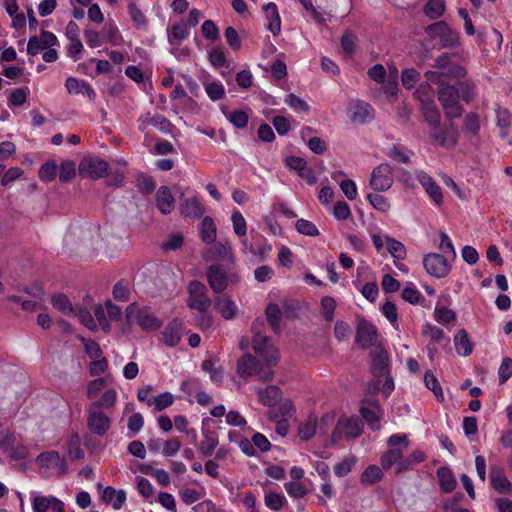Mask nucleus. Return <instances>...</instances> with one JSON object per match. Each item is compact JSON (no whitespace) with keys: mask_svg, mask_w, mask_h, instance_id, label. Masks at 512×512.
Masks as SVG:
<instances>
[{"mask_svg":"<svg viewBox=\"0 0 512 512\" xmlns=\"http://www.w3.org/2000/svg\"><path fill=\"white\" fill-rule=\"evenodd\" d=\"M491 486L499 493H508L512 490V484L504 474V470L498 466L490 468Z\"/></svg>","mask_w":512,"mask_h":512,"instance_id":"nucleus-22","label":"nucleus"},{"mask_svg":"<svg viewBox=\"0 0 512 512\" xmlns=\"http://www.w3.org/2000/svg\"><path fill=\"white\" fill-rule=\"evenodd\" d=\"M356 463V457L350 456L343 459L341 462L334 466V473L338 477H344L352 470V467Z\"/></svg>","mask_w":512,"mask_h":512,"instance_id":"nucleus-59","label":"nucleus"},{"mask_svg":"<svg viewBox=\"0 0 512 512\" xmlns=\"http://www.w3.org/2000/svg\"><path fill=\"white\" fill-rule=\"evenodd\" d=\"M190 35L188 25L184 22L174 24L170 30L169 43L178 45L179 42L187 39Z\"/></svg>","mask_w":512,"mask_h":512,"instance_id":"nucleus-38","label":"nucleus"},{"mask_svg":"<svg viewBox=\"0 0 512 512\" xmlns=\"http://www.w3.org/2000/svg\"><path fill=\"white\" fill-rule=\"evenodd\" d=\"M424 383L425 386L434 393L436 399L439 402L444 401V394L441 385L439 384V381L431 371H427L425 373Z\"/></svg>","mask_w":512,"mask_h":512,"instance_id":"nucleus-42","label":"nucleus"},{"mask_svg":"<svg viewBox=\"0 0 512 512\" xmlns=\"http://www.w3.org/2000/svg\"><path fill=\"white\" fill-rule=\"evenodd\" d=\"M203 440L201 441L199 445V452L205 456H211L216 447L218 446L219 439L218 435L215 431L212 430H203Z\"/></svg>","mask_w":512,"mask_h":512,"instance_id":"nucleus-27","label":"nucleus"},{"mask_svg":"<svg viewBox=\"0 0 512 512\" xmlns=\"http://www.w3.org/2000/svg\"><path fill=\"white\" fill-rule=\"evenodd\" d=\"M355 341L364 349L374 346L377 342L376 327L365 319L359 321Z\"/></svg>","mask_w":512,"mask_h":512,"instance_id":"nucleus-14","label":"nucleus"},{"mask_svg":"<svg viewBox=\"0 0 512 512\" xmlns=\"http://www.w3.org/2000/svg\"><path fill=\"white\" fill-rule=\"evenodd\" d=\"M265 314L268 323L270 324L272 330L275 333L280 332V321L282 318V312L279 308V306L275 303H270L267 305L265 309Z\"/></svg>","mask_w":512,"mask_h":512,"instance_id":"nucleus-37","label":"nucleus"},{"mask_svg":"<svg viewBox=\"0 0 512 512\" xmlns=\"http://www.w3.org/2000/svg\"><path fill=\"white\" fill-rule=\"evenodd\" d=\"M200 237L203 242L211 244L216 240V226L211 217L203 218L200 228Z\"/></svg>","mask_w":512,"mask_h":512,"instance_id":"nucleus-36","label":"nucleus"},{"mask_svg":"<svg viewBox=\"0 0 512 512\" xmlns=\"http://www.w3.org/2000/svg\"><path fill=\"white\" fill-rule=\"evenodd\" d=\"M36 462L41 468H45L58 476L64 475L67 470L65 460L60 457V454L57 451L54 450L41 453L37 457Z\"/></svg>","mask_w":512,"mask_h":512,"instance_id":"nucleus-13","label":"nucleus"},{"mask_svg":"<svg viewBox=\"0 0 512 512\" xmlns=\"http://www.w3.org/2000/svg\"><path fill=\"white\" fill-rule=\"evenodd\" d=\"M438 100L442 107L459 102V91L452 85L441 87L438 91Z\"/></svg>","mask_w":512,"mask_h":512,"instance_id":"nucleus-33","label":"nucleus"},{"mask_svg":"<svg viewBox=\"0 0 512 512\" xmlns=\"http://www.w3.org/2000/svg\"><path fill=\"white\" fill-rule=\"evenodd\" d=\"M421 110L425 121L430 126H438L441 122V114L433 100L423 101Z\"/></svg>","mask_w":512,"mask_h":512,"instance_id":"nucleus-30","label":"nucleus"},{"mask_svg":"<svg viewBox=\"0 0 512 512\" xmlns=\"http://www.w3.org/2000/svg\"><path fill=\"white\" fill-rule=\"evenodd\" d=\"M101 498L105 503H111L115 510H119L126 501V492L124 490L116 491L108 486L103 490Z\"/></svg>","mask_w":512,"mask_h":512,"instance_id":"nucleus-28","label":"nucleus"},{"mask_svg":"<svg viewBox=\"0 0 512 512\" xmlns=\"http://www.w3.org/2000/svg\"><path fill=\"white\" fill-rule=\"evenodd\" d=\"M226 118L236 127L242 129L247 126L249 115L243 110L226 112L223 110Z\"/></svg>","mask_w":512,"mask_h":512,"instance_id":"nucleus-47","label":"nucleus"},{"mask_svg":"<svg viewBox=\"0 0 512 512\" xmlns=\"http://www.w3.org/2000/svg\"><path fill=\"white\" fill-rule=\"evenodd\" d=\"M111 427V419L97 405L87 407V428L91 434L102 437Z\"/></svg>","mask_w":512,"mask_h":512,"instance_id":"nucleus-5","label":"nucleus"},{"mask_svg":"<svg viewBox=\"0 0 512 512\" xmlns=\"http://www.w3.org/2000/svg\"><path fill=\"white\" fill-rule=\"evenodd\" d=\"M362 432V424L358 418L342 416L333 430L331 443L334 445L343 438L347 440L357 438Z\"/></svg>","mask_w":512,"mask_h":512,"instance_id":"nucleus-4","label":"nucleus"},{"mask_svg":"<svg viewBox=\"0 0 512 512\" xmlns=\"http://www.w3.org/2000/svg\"><path fill=\"white\" fill-rule=\"evenodd\" d=\"M371 370L376 377H382L388 373V357L386 352L380 351L373 356Z\"/></svg>","mask_w":512,"mask_h":512,"instance_id":"nucleus-34","label":"nucleus"},{"mask_svg":"<svg viewBox=\"0 0 512 512\" xmlns=\"http://www.w3.org/2000/svg\"><path fill=\"white\" fill-rule=\"evenodd\" d=\"M272 366H266V363L261 362L250 353L243 355L237 363V374L243 379L252 376H257L258 380L263 382H270L274 378V373L271 370Z\"/></svg>","mask_w":512,"mask_h":512,"instance_id":"nucleus-1","label":"nucleus"},{"mask_svg":"<svg viewBox=\"0 0 512 512\" xmlns=\"http://www.w3.org/2000/svg\"><path fill=\"white\" fill-rule=\"evenodd\" d=\"M316 429H317V418L310 416L308 418V420L299 427V430H298L299 437L301 439L307 441L315 435Z\"/></svg>","mask_w":512,"mask_h":512,"instance_id":"nucleus-49","label":"nucleus"},{"mask_svg":"<svg viewBox=\"0 0 512 512\" xmlns=\"http://www.w3.org/2000/svg\"><path fill=\"white\" fill-rule=\"evenodd\" d=\"M128 13L133 24L138 29H145L147 26V19L142 10L137 6L136 3L132 2L128 4Z\"/></svg>","mask_w":512,"mask_h":512,"instance_id":"nucleus-43","label":"nucleus"},{"mask_svg":"<svg viewBox=\"0 0 512 512\" xmlns=\"http://www.w3.org/2000/svg\"><path fill=\"white\" fill-rule=\"evenodd\" d=\"M359 412L373 431L380 429L379 422L383 417L384 410L377 400L373 398H364L361 401Z\"/></svg>","mask_w":512,"mask_h":512,"instance_id":"nucleus-9","label":"nucleus"},{"mask_svg":"<svg viewBox=\"0 0 512 512\" xmlns=\"http://www.w3.org/2000/svg\"><path fill=\"white\" fill-rule=\"evenodd\" d=\"M374 118L373 107L364 101H355L350 106V120L354 123L364 124Z\"/></svg>","mask_w":512,"mask_h":512,"instance_id":"nucleus-20","label":"nucleus"},{"mask_svg":"<svg viewBox=\"0 0 512 512\" xmlns=\"http://www.w3.org/2000/svg\"><path fill=\"white\" fill-rule=\"evenodd\" d=\"M205 495V491L203 488H201L200 490H196V489H193V488H186V489H183L181 492H180V497H181V500L186 504V505H191L195 502H197L198 500H200L203 496Z\"/></svg>","mask_w":512,"mask_h":512,"instance_id":"nucleus-55","label":"nucleus"},{"mask_svg":"<svg viewBox=\"0 0 512 512\" xmlns=\"http://www.w3.org/2000/svg\"><path fill=\"white\" fill-rule=\"evenodd\" d=\"M231 220L235 234L239 237L246 236L247 225L243 215L239 211H235L231 216Z\"/></svg>","mask_w":512,"mask_h":512,"instance_id":"nucleus-62","label":"nucleus"},{"mask_svg":"<svg viewBox=\"0 0 512 512\" xmlns=\"http://www.w3.org/2000/svg\"><path fill=\"white\" fill-rule=\"evenodd\" d=\"M156 206L163 215L170 214L175 206L174 197L169 187L161 186L155 195Z\"/></svg>","mask_w":512,"mask_h":512,"instance_id":"nucleus-21","label":"nucleus"},{"mask_svg":"<svg viewBox=\"0 0 512 512\" xmlns=\"http://www.w3.org/2000/svg\"><path fill=\"white\" fill-rule=\"evenodd\" d=\"M417 179L434 204L437 206L442 205L443 193L435 180L424 171L417 172Z\"/></svg>","mask_w":512,"mask_h":512,"instance_id":"nucleus-17","label":"nucleus"},{"mask_svg":"<svg viewBox=\"0 0 512 512\" xmlns=\"http://www.w3.org/2000/svg\"><path fill=\"white\" fill-rule=\"evenodd\" d=\"M174 402V397L169 392L161 393L155 397H151L147 401L148 406L154 407L156 411H162L167 407L171 406Z\"/></svg>","mask_w":512,"mask_h":512,"instance_id":"nucleus-39","label":"nucleus"},{"mask_svg":"<svg viewBox=\"0 0 512 512\" xmlns=\"http://www.w3.org/2000/svg\"><path fill=\"white\" fill-rule=\"evenodd\" d=\"M33 512H64V503L54 496L37 495L32 500Z\"/></svg>","mask_w":512,"mask_h":512,"instance_id":"nucleus-18","label":"nucleus"},{"mask_svg":"<svg viewBox=\"0 0 512 512\" xmlns=\"http://www.w3.org/2000/svg\"><path fill=\"white\" fill-rule=\"evenodd\" d=\"M264 12L269 21L268 29L273 35H278L281 31V19L275 3L269 2L264 6Z\"/></svg>","mask_w":512,"mask_h":512,"instance_id":"nucleus-26","label":"nucleus"},{"mask_svg":"<svg viewBox=\"0 0 512 512\" xmlns=\"http://www.w3.org/2000/svg\"><path fill=\"white\" fill-rule=\"evenodd\" d=\"M426 459V455L421 450H414L408 457L402 459L397 468L396 474H401L409 469H411L414 465H417L423 462Z\"/></svg>","mask_w":512,"mask_h":512,"instance_id":"nucleus-32","label":"nucleus"},{"mask_svg":"<svg viewBox=\"0 0 512 512\" xmlns=\"http://www.w3.org/2000/svg\"><path fill=\"white\" fill-rule=\"evenodd\" d=\"M463 129L473 135H476L479 132V117L476 113L470 112L465 115Z\"/></svg>","mask_w":512,"mask_h":512,"instance_id":"nucleus-64","label":"nucleus"},{"mask_svg":"<svg viewBox=\"0 0 512 512\" xmlns=\"http://www.w3.org/2000/svg\"><path fill=\"white\" fill-rule=\"evenodd\" d=\"M180 211L185 217L200 218L203 216L205 209L200 201L196 198H187L180 203Z\"/></svg>","mask_w":512,"mask_h":512,"instance_id":"nucleus-25","label":"nucleus"},{"mask_svg":"<svg viewBox=\"0 0 512 512\" xmlns=\"http://www.w3.org/2000/svg\"><path fill=\"white\" fill-rule=\"evenodd\" d=\"M369 184L377 192L389 190L393 184V169L391 165L382 163L375 167L371 173Z\"/></svg>","mask_w":512,"mask_h":512,"instance_id":"nucleus-11","label":"nucleus"},{"mask_svg":"<svg viewBox=\"0 0 512 512\" xmlns=\"http://www.w3.org/2000/svg\"><path fill=\"white\" fill-rule=\"evenodd\" d=\"M73 315L77 316L80 322L86 326L88 329L95 331L97 330V324L91 312L86 308H77L74 310Z\"/></svg>","mask_w":512,"mask_h":512,"instance_id":"nucleus-52","label":"nucleus"},{"mask_svg":"<svg viewBox=\"0 0 512 512\" xmlns=\"http://www.w3.org/2000/svg\"><path fill=\"white\" fill-rule=\"evenodd\" d=\"M76 174L75 163L69 160L63 161L60 165L59 180L68 182Z\"/></svg>","mask_w":512,"mask_h":512,"instance_id":"nucleus-63","label":"nucleus"},{"mask_svg":"<svg viewBox=\"0 0 512 512\" xmlns=\"http://www.w3.org/2000/svg\"><path fill=\"white\" fill-rule=\"evenodd\" d=\"M440 488L443 492H452L456 487V479L452 471L447 467H440L437 470Z\"/></svg>","mask_w":512,"mask_h":512,"instance_id":"nucleus-31","label":"nucleus"},{"mask_svg":"<svg viewBox=\"0 0 512 512\" xmlns=\"http://www.w3.org/2000/svg\"><path fill=\"white\" fill-rule=\"evenodd\" d=\"M51 303L54 308H56L57 310H59L62 313H67V314L74 313L75 309L73 308V306H72L71 302L69 301V299L67 298V296L64 294L53 295L52 299H51Z\"/></svg>","mask_w":512,"mask_h":512,"instance_id":"nucleus-48","label":"nucleus"},{"mask_svg":"<svg viewBox=\"0 0 512 512\" xmlns=\"http://www.w3.org/2000/svg\"><path fill=\"white\" fill-rule=\"evenodd\" d=\"M264 500L265 505L273 511L280 510L286 503L285 496L276 492L266 493Z\"/></svg>","mask_w":512,"mask_h":512,"instance_id":"nucleus-51","label":"nucleus"},{"mask_svg":"<svg viewBox=\"0 0 512 512\" xmlns=\"http://www.w3.org/2000/svg\"><path fill=\"white\" fill-rule=\"evenodd\" d=\"M386 246L391 256L397 260L406 258V248L404 244L392 237H386Z\"/></svg>","mask_w":512,"mask_h":512,"instance_id":"nucleus-40","label":"nucleus"},{"mask_svg":"<svg viewBox=\"0 0 512 512\" xmlns=\"http://www.w3.org/2000/svg\"><path fill=\"white\" fill-rule=\"evenodd\" d=\"M210 288L217 294H221L229 285L239 282V276L235 272H226L220 264L209 266L206 272Z\"/></svg>","mask_w":512,"mask_h":512,"instance_id":"nucleus-3","label":"nucleus"},{"mask_svg":"<svg viewBox=\"0 0 512 512\" xmlns=\"http://www.w3.org/2000/svg\"><path fill=\"white\" fill-rule=\"evenodd\" d=\"M252 347L256 355L266 363V366H273L278 362V353L268 336H264L263 341L256 343V338L252 340Z\"/></svg>","mask_w":512,"mask_h":512,"instance_id":"nucleus-16","label":"nucleus"},{"mask_svg":"<svg viewBox=\"0 0 512 512\" xmlns=\"http://www.w3.org/2000/svg\"><path fill=\"white\" fill-rule=\"evenodd\" d=\"M109 164L98 157H84L78 166L79 174L93 180L102 178L108 174Z\"/></svg>","mask_w":512,"mask_h":512,"instance_id":"nucleus-7","label":"nucleus"},{"mask_svg":"<svg viewBox=\"0 0 512 512\" xmlns=\"http://www.w3.org/2000/svg\"><path fill=\"white\" fill-rule=\"evenodd\" d=\"M431 127L432 129L428 135L434 144L447 149L455 147L458 142L459 133L454 123L451 122L445 127H440V125Z\"/></svg>","mask_w":512,"mask_h":512,"instance_id":"nucleus-6","label":"nucleus"},{"mask_svg":"<svg viewBox=\"0 0 512 512\" xmlns=\"http://www.w3.org/2000/svg\"><path fill=\"white\" fill-rule=\"evenodd\" d=\"M259 401L266 406H274L280 397V390L277 386L269 385L257 391Z\"/></svg>","mask_w":512,"mask_h":512,"instance_id":"nucleus-35","label":"nucleus"},{"mask_svg":"<svg viewBox=\"0 0 512 512\" xmlns=\"http://www.w3.org/2000/svg\"><path fill=\"white\" fill-rule=\"evenodd\" d=\"M454 344L457 353L461 356H469L473 351V343L469 339L468 332L461 329L454 337Z\"/></svg>","mask_w":512,"mask_h":512,"instance_id":"nucleus-29","label":"nucleus"},{"mask_svg":"<svg viewBox=\"0 0 512 512\" xmlns=\"http://www.w3.org/2000/svg\"><path fill=\"white\" fill-rule=\"evenodd\" d=\"M126 320L128 323L135 321L143 330H157L162 326V321L148 306L139 307L136 302L126 308Z\"/></svg>","mask_w":512,"mask_h":512,"instance_id":"nucleus-2","label":"nucleus"},{"mask_svg":"<svg viewBox=\"0 0 512 512\" xmlns=\"http://www.w3.org/2000/svg\"><path fill=\"white\" fill-rule=\"evenodd\" d=\"M68 455L73 459H83L84 450L80 447V438L77 434L71 436L68 443Z\"/></svg>","mask_w":512,"mask_h":512,"instance_id":"nucleus-60","label":"nucleus"},{"mask_svg":"<svg viewBox=\"0 0 512 512\" xmlns=\"http://www.w3.org/2000/svg\"><path fill=\"white\" fill-rule=\"evenodd\" d=\"M205 91L208 95V97L213 100L217 101L224 97L225 95V89L222 83L220 82H210L205 85Z\"/></svg>","mask_w":512,"mask_h":512,"instance_id":"nucleus-57","label":"nucleus"},{"mask_svg":"<svg viewBox=\"0 0 512 512\" xmlns=\"http://www.w3.org/2000/svg\"><path fill=\"white\" fill-rule=\"evenodd\" d=\"M383 477L380 467L376 465L368 466L361 474L360 480L363 484H374L379 482Z\"/></svg>","mask_w":512,"mask_h":512,"instance_id":"nucleus-44","label":"nucleus"},{"mask_svg":"<svg viewBox=\"0 0 512 512\" xmlns=\"http://www.w3.org/2000/svg\"><path fill=\"white\" fill-rule=\"evenodd\" d=\"M102 39L104 42H108L112 45L118 44L121 40L119 30L112 21H108L105 23L102 30Z\"/></svg>","mask_w":512,"mask_h":512,"instance_id":"nucleus-41","label":"nucleus"},{"mask_svg":"<svg viewBox=\"0 0 512 512\" xmlns=\"http://www.w3.org/2000/svg\"><path fill=\"white\" fill-rule=\"evenodd\" d=\"M367 199L374 209L382 213H386L390 210V202L388 199L381 194H368Z\"/></svg>","mask_w":512,"mask_h":512,"instance_id":"nucleus-53","label":"nucleus"},{"mask_svg":"<svg viewBox=\"0 0 512 512\" xmlns=\"http://www.w3.org/2000/svg\"><path fill=\"white\" fill-rule=\"evenodd\" d=\"M445 11L444 0H429L424 6V13L431 19H437L443 15Z\"/></svg>","mask_w":512,"mask_h":512,"instance_id":"nucleus-46","label":"nucleus"},{"mask_svg":"<svg viewBox=\"0 0 512 512\" xmlns=\"http://www.w3.org/2000/svg\"><path fill=\"white\" fill-rule=\"evenodd\" d=\"M183 330L184 322L178 318L173 319L162 332V342L169 347L178 345L181 341Z\"/></svg>","mask_w":512,"mask_h":512,"instance_id":"nucleus-19","label":"nucleus"},{"mask_svg":"<svg viewBox=\"0 0 512 512\" xmlns=\"http://www.w3.org/2000/svg\"><path fill=\"white\" fill-rule=\"evenodd\" d=\"M203 371L210 374V378L214 382H221L223 379V370L215 367V362L212 359H207L202 363Z\"/></svg>","mask_w":512,"mask_h":512,"instance_id":"nucleus-61","label":"nucleus"},{"mask_svg":"<svg viewBox=\"0 0 512 512\" xmlns=\"http://www.w3.org/2000/svg\"><path fill=\"white\" fill-rule=\"evenodd\" d=\"M140 121L139 129L141 131H144L148 126H154L160 131L167 133L171 126L170 121L160 114L151 115L147 113L140 118Z\"/></svg>","mask_w":512,"mask_h":512,"instance_id":"nucleus-23","label":"nucleus"},{"mask_svg":"<svg viewBox=\"0 0 512 512\" xmlns=\"http://www.w3.org/2000/svg\"><path fill=\"white\" fill-rule=\"evenodd\" d=\"M402 451L400 449H390L386 451L380 458V464L382 469L388 470L393 464H396L402 460Z\"/></svg>","mask_w":512,"mask_h":512,"instance_id":"nucleus-45","label":"nucleus"},{"mask_svg":"<svg viewBox=\"0 0 512 512\" xmlns=\"http://www.w3.org/2000/svg\"><path fill=\"white\" fill-rule=\"evenodd\" d=\"M335 308L336 301L334 300V298L330 296H325L321 299V312L326 321H333Z\"/></svg>","mask_w":512,"mask_h":512,"instance_id":"nucleus-56","label":"nucleus"},{"mask_svg":"<svg viewBox=\"0 0 512 512\" xmlns=\"http://www.w3.org/2000/svg\"><path fill=\"white\" fill-rule=\"evenodd\" d=\"M196 311L197 313L194 316L195 325L202 331L208 330L213 323V317L209 312V309Z\"/></svg>","mask_w":512,"mask_h":512,"instance_id":"nucleus-50","label":"nucleus"},{"mask_svg":"<svg viewBox=\"0 0 512 512\" xmlns=\"http://www.w3.org/2000/svg\"><path fill=\"white\" fill-rule=\"evenodd\" d=\"M214 304L221 316L227 320L233 319L237 314L235 302L227 295H220L214 299Z\"/></svg>","mask_w":512,"mask_h":512,"instance_id":"nucleus-24","label":"nucleus"},{"mask_svg":"<svg viewBox=\"0 0 512 512\" xmlns=\"http://www.w3.org/2000/svg\"><path fill=\"white\" fill-rule=\"evenodd\" d=\"M423 265L426 272L436 278L446 277L451 270V265L448 263L447 258L438 253L425 255Z\"/></svg>","mask_w":512,"mask_h":512,"instance_id":"nucleus-12","label":"nucleus"},{"mask_svg":"<svg viewBox=\"0 0 512 512\" xmlns=\"http://www.w3.org/2000/svg\"><path fill=\"white\" fill-rule=\"evenodd\" d=\"M425 32L433 39L439 38L443 47H453L458 43V33L451 29L445 21L428 25Z\"/></svg>","mask_w":512,"mask_h":512,"instance_id":"nucleus-8","label":"nucleus"},{"mask_svg":"<svg viewBox=\"0 0 512 512\" xmlns=\"http://www.w3.org/2000/svg\"><path fill=\"white\" fill-rule=\"evenodd\" d=\"M464 75H465V70L459 65H454V66H449L448 71H442V70L427 71L425 73V78L429 82H432V83L438 84L441 87H444V86L448 85L447 83L450 80V78L460 79V78L464 77Z\"/></svg>","mask_w":512,"mask_h":512,"instance_id":"nucleus-15","label":"nucleus"},{"mask_svg":"<svg viewBox=\"0 0 512 512\" xmlns=\"http://www.w3.org/2000/svg\"><path fill=\"white\" fill-rule=\"evenodd\" d=\"M117 399V393L114 389H109L104 392L101 398L97 401L90 403L89 405H97V409L111 408L115 405Z\"/></svg>","mask_w":512,"mask_h":512,"instance_id":"nucleus-54","label":"nucleus"},{"mask_svg":"<svg viewBox=\"0 0 512 512\" xmlns=\"http://www.w3.org/2000/svg\"><path fill=\"white\" fill-rule=\"evenodd\" d=\"M187 305L193 310L209 309L212 301L207 295V288L199 281H191L188 286Z\"/></svg>","mask_w":512,"mask_h":512,"instance_id":"nucleus-10","label":"nucleus"},{"mask_svg":"<svg viewBox=\"0 0 512 512\" xmlns=\"http://www.w3.org/2000/svg\"><path fill=\"white\" fill-rule=\"evenodd\" d=\"M420 80V73L413 69L407 68L402 71L401 81L405 88L411 89Z\"/></svg>","mask_w":512,"mask_h":512,"instance_id":"nucleus-58","label":"nucleus"}]
</instances>
